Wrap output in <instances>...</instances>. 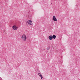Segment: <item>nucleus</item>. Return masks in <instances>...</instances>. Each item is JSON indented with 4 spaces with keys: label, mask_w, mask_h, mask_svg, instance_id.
<instances>
[{
    "label": "nucleus",
    "mask_w": 80,
    "mask_h": 80,
    "mask_svg": "<svg viewBox=\"0 0 80 80\" xmlns=\"http://www.w3.org/2000/svg\"><path fill=\"white\" fill-rule=\"evenodd\" d=\"M48 38L49 40H52L53 39V37L52 36V35L49 36L48 37Z\"/></svg>",
    "instance_id": "obj_5"
},
{
    "label": "nucleus",
    "mask_w": 80,
    "mask_h": 80,
    "mask_svg": "<svg viewBox=\"0 0 80 80\" xmlns=\"http://www.w3.org/2000/svg\"><path fill=\"white\" fill-rule=\"evenodd\" d=\"M38 75H39V77H40L41 78V79H42V78H43V76H42V75L41 73H39L38 74Z\"/></svg>",
    "instance_id": "obj_6"
},
{
    "label": "nucleus",
    "mask_w": 80,
    "mask_h": 80,
    "mask_svg": "<svg viewBox=\"0 0 80 80\" xmlns=\"http://www.w3.org/2000/svg\"><path fill=\"white\" fill-rule=\"evenodd\" d=\"M27 23H28V25H32L33 23H32V20H28L27 22Z\"/></svg>",
    "instance_id": "obj_2"
},
{
    "label": "nucleus",
    "mask_w": 80,
    "mask_h": 80,
    "mask_svg": "<svg viewBox=\"0 0 80 80\" xmlns=\"http://www.w3.org/2000/svg\"><path fill=\"white\" fill-rule=\"evenodd\" d=\"M55 38H56V36H55V35H53L52 36V38L55 39Z\"/></svg>",
    "instance_id": "obj_7"
},
{
    "label": "nucleus",
    "mask_w": 80,
    "mask_h": 80,
    "mask_svg": "<svg viewBox=\"0 0 80 80\" xmlns=\"http://www.w3.org/2000/svg\"><path fill=\"white\" fill-rule=\"evenodd\" d=\"M49 49H50V48H47V49L48 50H49Z\"/></svg>",
    "instance_id": "obj_8"
},
{
    "label": "nucleus",
    "mask_w": 80,
    "mask_h": 80,
    "mask_svg": "<svg viewBox=\"0 0 80 80\" xmlns=\"http://www.w3.org/2000/svg\"><path fill=\"white\" fill-rule=\"evenodd\" d=\"M52 20L54 21V22H56V21H57V18H55V16H53L52 17Z\"/></svg>",
    "instance_id": "obj_4"
},
{
    "label": "nucleus",
    "mask_w": 80,
    "mask_h": 80,
    "mask_svg": "<svg viewBox=\"0 0 80 80\" xmlns=\"http://www.w3.org/2000/svg\"><path fill=\"white\" fill-rule=\"evenodd\" d=\"M12 28L14 30H17L18 29V28L16 27V26L14 25L12 27Z\"/></svg>",
    "instance_id": "obj_3"
},
{
    "label": "nucleus",
    "mask_w": 80,
    "mask_h": 80,
    "mask_svg": "<svg viewBox=\"0 0 80 80\" xmlns=\"http://www.w3.org/2000/svg\"><path fill=\"white\" fill-rule=\"evenodd\" d=\"M22 39L23 41L25 42V41L27 40V36H26V35L25 34L22 35Z\"/></svg>",
    "instance_id": "obj_1"
}]
</instances>
